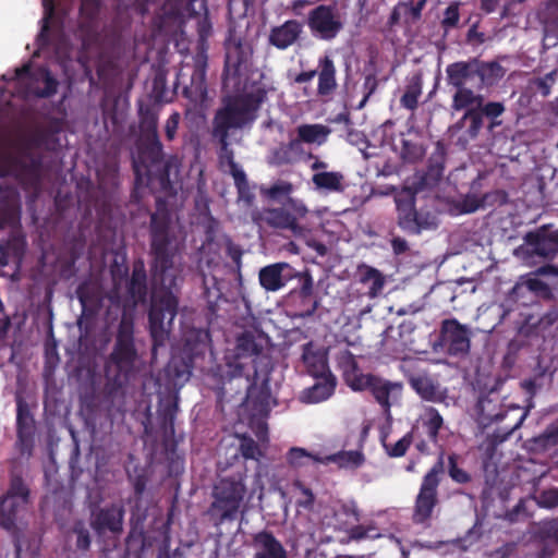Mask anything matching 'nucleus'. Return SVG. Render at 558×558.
<instances>
[{"mask_svg": "<svg viewBox=\"0 0 558 558\" xmlns=\"http://www.w3.org/2000/svg\"><path fill=\"white\" fill-rule=\"evenodd\" d=\"M398 211H399V225L401 228L409 232L418 233L422 231V227L430 225V221H418V213L413 207V197L408 196L407 201H402L400 197L397 199Z\"/></svg>", "mask_w": 558, "mask_h": 558, "instance_id": "14", "label": "nucleus"}, {"mask_svg": "<svg viewBox=\"0 0 558 558\" xmlns=\"http://www.w3.org/2000/svg\"><path fill=\"white\" fill-rule=\"evenodd\" d=\"M550 110L555 116H558V96L550 102Z\"/></svg>", "mask_w": 558, "mask_h": 558, "instance_id": "56", "label": "nucleus"}, {"mask_svg": "<svg viewBox=\"0 0 558 558\" xmlns=\"http://www.w3.org/2000/svg\"><path fill=\"white\" fill-rule=\"evenodd\" d=\"M504 75V69L496 62L476 64V76H478L484 84L492 85Z\"/></svg>", "mask_w": 558, "mask_h": 558, "instance_id": "28", "label": "nucleus"}, {"mask_svg": "<svg viewBox=\"0 0 558 558\" xmlns=\"http://www.w3.org/2000/svg\"><path fill=\"white\" fill-rule=\"evenodd\" d=\"M151 136H153V140H154L157 148L160 150L161 145H160V143L158 141V136H157V122H156V120L151 121Z\"/></svg>", "mask_w": 558, "mask_h": 558, "instance_id": "52", "label": "nucleus"}, {"mask_svg": "<svg viewBox=\"0 0 558 558\" xmlns=\"http://www.w3.org/2000/svg\"><path fill=\"white\" fill-rule=\"evenodd\" d=\"M301 31L302 26L298 21H287L271 31L269 40L277 48L286 49L299 38Z\"/></svg>", "mask_w": 558, "mask_h": 558, "instance_id": "16", "label": "nucleus"}, {"mask_svg": "<svg viewBox=\"0 0 558 558\" xmlns=\"http://www.w3.org/2000/svg\"><path fill=\"white\" fill-rule=\"evenodd\" d=\"M312 170L316 171V172H320L319 170H323V169H326L327 168V163L324 162V161H320V160H316L312 166H311Z\"/></svg>", "mask_w": 558, "mask_h": 558, "instance_id": "54", "label": "nucleus"}, {"mask_svg": "<svg viewBox=\"0 0 558 558\" xmlns=\"http://www.w3.org/2000/svg\"><path fill=\"white\" fill-rule=\"evenodd\" d=\"M558 75V70H554L546 74L544 77L536 81V85L544 97H547Z\"/></svg>", "mask_w": 558, "mask_h": 558, "instance_id": "37", "label": "nucleus"}, {"mask_svg": "<svg viewBox=\"0 0 558 558\" xmlns=\"http://www.w3.org/2000/svg\"><path fill=\"white\" fill-rule=\"evenodd\" d=\"M289 268L287 263H277L268 265L259 270V283L266 291H278L283 288L290 276L283 271Z\"/></svg>", "mask_w": 558, "mask_h": 558, "instance_id": "13", "label": "nucleus"}, {"mask_svg": "<svg viewBox=\"0 0 558 558\" xmlns=\"http://www.w3.org/2000/svg\"><path fill=\"white\" fill-rule=\"evenodd\" d=\"M523 287L535 292L543 291L546 289V284L542 280H539L536 277H529L523 279L521 282L517 283L513 287L512 292L517 293Z\"/></svg>", "mask_w": 558, "mask_h": 558, "instance_id": "36", "label": "nucleus"}, {"mask_svg": "<svg viewBox=\"0 0 558 558\" xmlns=\"http://www.w3.org/2000/svg\"><path fill=\"white\" fill-rule=\"evenodd\" d=\"M366 535V531L362 527V526H356V527H353L351 531H350V536L352 538H355V539H359V538H362Z\"/></svg>", "mask_w": 558, "mask_h": 558, "instance_id": "51", "label": "nucleus"}, {"mask_svg": "<svg viewBox=\"0 0 558 558\" xmlns=\"http://www.w3.org/2000/svg\"><path fill=\"white\" fill-rule=\"evenodd\" d=\"M28 500V489L20 481H14L0 504V520L5 529H11L16 514L22 511Z\"/></svg>", "mask_w": 558, "mask_h": 558, "instance_id": "7", "label": "nucleus"}, {"mask_svg": "<svg viewBox=\"0 0 558 558\" xmlns=\"http://www.w3.org/2000/svg\"><path fill=\"white\" fill-rule=\"evenodd\" d=\"M365 461L364 454L360 450L340 451L333 454L324 456L322 464L336 463L341 469H356Z\"/></svg>", "mask_w": 558, "mask_h": 558, "instance_id": "21", "label": "nucleus"}, {"mask_svg": "<svg viewBox=\"0 0 558 558\" xmlns=\"http://www.w3.org/2000/svg\"><path fill=\"white\" fill-rule=\"evenodd\" d=\"M122 511L120 509H107L99 511L93 521V526L98 533L120 532L122 529Z\"/></svg>", "mask_w": 558, "mask_h": 558, "instance_id": "18", "label": "nucleus"}, {"mask_svg": "<svg viewBox=\"0 0 558 558\" xmlns=\"http://www.w3.org/2000/svg\"><path fill=\"white\" fill-rule=\"evenodd\" d=\"M507 11H508V7H505L504 15H506V14H507Z\"/></svg>", "mask_w": 558, "mask_h": 558, "instance_id": "60", "label": "nucleus"}, {"mask_svg": "<svg viewBox=\"0 0 558 558\" xmlns=\"http://www.w3.org/2000/svg\"><path fill=\"white\" fill-rule=\"evenodd\" d=\"M483 106V97L474 94L471 89L465 87L458 88L453 95L452 108L457 111L468 108L469 111L464 118L469 117L470 112L474 109H480Z\"/></svg>", "mask_w": 558, "mask_h": 558, "instance_id": "24", "label": "nucleus"}, {"mask_svg": "<svg viewBox=\"0 0 558 558\" xmlns=\"http://www.w3.org/2000/svg\"><path fill=\"white\" fill-rule=\"evenodd\" d=\"M459 22V9L457 4L449 5L444 15L442 24L447 27H453Z\"/></svg>", "mask_w": 558, "mask_h": 558, "instance_id": "39", "label": "nucleus"}, {"mask_svg": "<svg viewBox=\"0 0 558 558\" xmlns=\"http://www.w3.org/2000/svg\"><path fill=\"white\" fill-rule=\"evenodd\" d=\"M307 25L315 37L331 40L342 31L343 19L337 7L322 4L310 12Z\"/></svg>", "mask_w": 558, "mask_h": 558, "instance_id": "4", "label": "nucleus"}, {"mask_svg": "<svg viewBox=\"0 0 558 558\" xmlns=\"http://www.w3.org/2000/svg\"><path fill=\"white\" fill-rule=\"evenodd\" d=\"M439 468L434 466L423 478L418 495L415 500L413 520L416 523L427 522L437 504V487L439 484Z\"/></svg>", "mask_w": 558, "mask_h": 558, "instance_id": "5", "label": "nucleus"}, {"mask_svg": "<svg viewBox=\"0 0 558 558\" xmlns=\"http://www.w3.org/2000/svg\"><path fill=\"white\" fill-rule=\"evenodd\" d=\"M241 452L246 459L258 460L263 457V450L253 439L244 438L241 444Z\"/></svg>", "mask_w": 558, "mask_h": 558, "instance_id": "35", "label": "nucleus"}, {"mask_svg": "<svg viewBox=\"0 0 558 558\" xmlns=\"http://www.w3.org/2000/svg\"><path fill=\"white\" fill-rule=\"evenodd\" d=\"M198 75H199L201 82H199L198 86L196 87V92L199 93V96H204V93H205V87L203 85L204 73L201 72Z\"/></svg>", "mask_w": 558, "mask_h": 558, "instance_id": "55", "label": "nucleus"}, {"mask_svg": "<svg viewBox=\"0 0 558 558\" xmlns=\"http://www.w3.org/2000/svg\"><path fill=\"white\" fill-rule=\"evenodd\" d=\"M331 133V129L327 125L301 124L296 128L298 140L306 144L323 145Z\"/></svg>", "mask_w": 558, "mask_h": 558, "instance_id": "20", "label": "nucleus"}, {"mask_svg": "<svg viewBox=\"0 0 558 558\" xmlns=\"http://www.w3.org/2000/svg\"><path fill=\"white\" fill-rule=\"evenodd\" d=\"M519 425H520V423L515 424V425L513 426V428L511 429V432H512L513 429L518 428V427H519Z\"/></svg>", "mask_w": 558, "mask_h": 558, "instance_id": "59", "label": "nucleus"}, {"mask_svg": "<svg viewBox=\"0 0 558 558\" xmlns=\"http://www.w3.org/2000/svg\"><path fill=\"white\" fill-rule=\"evenodd\" d=\"M255 485L257 488L248 489L242 475L221 478L214 488L210 511L221 520L233 518L257 490L258 497H263L264 486L260 475L255 476Z\"/></svg>", "mask_w": 558, "mask_h": 558, "instance_id": "2", "label": "nucleus"}, {"mask_svg": "<svg viewBox=\"0 0 558 558\" xmlns=\"http://www.w3.org/2000/svg\"><path fill=\"white\" fill-rule=\"evenodd\" d=\"M310 288H311V282L308 281V283H306V284L304 286V290H308Z\"/></svg>", "mask_w": 558, "mask_h": 558, "instance_id": "58", "label": "nucleus"}, {"mask_svg": "<svg viewBox=\"0 0 558 558\" xmlns=\"http://www.w3.org/2000/svg\"><path fill=\"white\" fill-rule=\"evenodd\" d=\"M543 502L547 507H555L558 505V490H550L543 495Z\"/></svg>", "mask_w": 558, "mask_h": 558, "instance_id": "44", "label": "nucleus"}, {"mask_svg": "<svg viewBox=\"0 0 558 558\" xmlns=\"http://www.w3.org/2000/svg\"><path fill=\"white\" fill-rule=\"evenodd\" d=\"M254 558H286V550L279 541L268 532H259L252 541Z\"/></svg>", "mask_w": 558, "mask_h": 558, "instance_id": "12", "label": "nucleus"}, {"mask_svg": "<svg viewBox=\"0 0 558 558\" xmlns=\"http://www.w3.org/2000/svg\"><path fill=\"white\" fill-rule=\"evenodd\" d=\"M505 107L501 102H488L484 108L483 112L487 117L496 118L502 114Z\"/></svg>", "mask_w": 558, "mask_h": 558, "instance_id": "42", "label": "nucleus"}, {"mask_svg": "<svg viewBox=\"0 0 558 558\" xmlns=\"http://www.w3.org/2000/svg\"><path fill=\"white\" fill-rule=\"evenodd\" d=\"M315 73H316L315 71L300 73L295 77V82H298V83L308 82L315 76Z\"/></svg>", "mask_w": 558, "mask_h": 558, "instance_id": "49", "label": "nucleus"}, {"mask_svg": "<svg viewBox=\"0 0 558 558\" xmlns=\"http://www.w3.org/2000/svg\"><path fill=\"white\" fill-rule=\"evenodd\" d=\"M293 192V185L287 181H278L269 187H263L262 194L269 199H278L282 196H288Z\"/></svg>", "mask_w": 558, "mask_h": 558, "instance_id": "30", "label": "nucleus"}, {"mask_svg": "<svg viewBox=\"0 0 558 558\" xmlns=\"http://www.w3.org/2000/svg\"><path fill=\"white\" fill-rule=\"evenodd\" d=\"M441 336L451 354H465L470 350V330L457 319L442 322Z\"/></svg>", "mask_w": 558, "mask_h": 558, "instance_id": "9", "label": "nucleus"}, {"mask_svg": "<svg viewBox=\"0 0 558 558\" xmlns=\"http://www.w3.org/2000/svg\"><path fill=\"white\" fill-rule=\"evenodd\" d=\"M344 379L353 390L361 391L369 388L374 376L364 375L357 368L354 373H349Z\"/></svg>", "mask_w": 558, "mask_h": 558, "instance_id": "32", "label": "nucleus"}, {"mask_svg": "<svg viewBox=\"0 0 558 558\" xmlns=\"http://www.w3.org/2000/svg\"><path fill=\"white\" fill-rule=\"evenodd\" d=\"M368 389L385 411L389 412L390 407L401 398L402 385L374 377Z\"/></svg>", "mask_w": 558, "mask_h": 558, "instance_id": "11", "label": "nucleus"}, {"mask_svg": "<svg viewBox=\"0 0 558 558\" xmlns=\"http://www.w3.org/2000/svg\"><path fill=\"white\" fill-rule=\"evenodd\" d=\"M43 5L45 10V20H48L53 12L52 0H43Z\"/></svg>", "mask_w": 558, "mask_h": 558, "instance_id": "50", "label": "nucleus"}, {"mask_svg": "<svg viewBox=\"0 0 558 558\" xmlns=\"http://www.w3.org/2000/svg\"><path fill=\"white\" fill-rule=\"evenodd\" d=\"M256 106L245 98L229 100L217 111L213 122V135L218 138L221 148L219 158L222 165L228 166L239 193L245 195L247 181L244 171L234 162L233 151L229 148L228 135L232 129H240L254 119Z\"/></svg>", "mask_w": 558, "mask_h": 558, "instance_id": "1", "label": "nucleus"}, {"mask_svg": "<svg viewBox=\"0 0 558 558\" xmlns=\"http://www.w3.org/2000/svg\"><path fill=\"white\" fill-rule=\"evenodd\" d=\"M15 75L19 84L25 85L24 94L26 95L45 97L56 93L57 82L44 69H40L36 75L29 76L28 66H23L16 70Z\"/></svg>", "mask_w": 558, "mask_h": 558, "instance_id": "8", "label": "nucleus"}, {"mask_svg": "<svg viewBox=\"0 0 558 558\" xmlns=\"http://www.w3.org/2000/svg\"><path fill=\"white\" fill-rule=\"evenodd\" d=\"M412 441H413L412 435L407 434L401 439H399L396 444H393L392 446L385 445V448L389 456L402 457L407 452V450L410 447V445L412 444Z\"/></svg>", "mask_w": 558, "mask_h": 558, "instance_id": "34", "label": "nucleus"}, {"mask_svg": "<svg viewBox=\"0 0 558 558\" xmlns=\"http://www.w3.org/2000/svg\"><path fill=\"white\" fill-rule=\"evenodd\" d=\"M306 4H308V1H306V0H298V1L294 2L293 8L296 9L299 7H303V5H306Z\"/></svg>", "mask_w": 558, "mask_h": 558, "instance_id": "57", "label": "nucleus"}, {"mask_svg": "<svg viewBox=\"0 0 558 558\" xmlns=\"http://www.w3.org/2000/svg\"><path fill=\"white\" fill-rule=\"evenodd\" d=\"M447 75L449 84L457 88L465 87L476 76V63H453L447 68Z\"/></svg>", "mask_w": 558, "mask_h": 558, "instance_id": "19", "label": "nucleus"}, {"mask_svg": "<svg viewBox=\"0 0 558 558\" xmlns=\"http://www.w3.org/2000/svg\"><path fill=\"white\" fill-rule=\"evenodd\" d=\"M444 420L438 411L432 407L425 408L423 424L427 429L429 437L436 440L439 429L441 428Z\"/></svg>", "mask_w": 558, "mask_h": 558, "instance_id": "29", "label": "nucleus"}, {"mask_svg": "<svg viewBox=\"0 0 558 558\" xmlns=\"http://www.w3.org/2000/svg\"><path fill=\"white\" fill-rule=\"evenodd\" d=\"M75 532L77 534V547H80L81 549H87L90 544L88 532L83 527H77Z\"/></svg>", "mask_w": 558, "mask_h": 558, "instance_id": "43", "label": "nucleus"}, {"mask_svg": "<svg viewBox=\"0 0 558 558\" xmlns=\"http://www.w3.org/2000/svg\"><path fill=\"white\" fill-rule=\"evenodd\" d=\"M391 244H392V248L395 251L396 254H400V253H403L407 251L408 248V244H407V241L401 239V238H395L392 241H391Z\"/></svg>", "mask_w": 558, "mask_h": 558, "instance_id": "46", "label": "nucleus"}, {"mask_svg": "<svg viewBox=\"0 0 558 558\" xmlns=\"http://www.w3.org/2000/svg\"><path fill=\"white\" fill-rule=\"evenodd\" d=\"M323 456L306 451L303 448L293 447L287 453V461L293 468H302L310 463L322 464Z\"/></svg>", "mask_w": 558, "mask_h": 558, "instance_id": "27", "label": "nucleus"}, {"mask_svg": "<svg viewBox=\"0 0 558 558\" xmlns=\"http://www.w3.org/2000/svg\"><path fill=\"white\" fill-rule=\"evenodd\" d=\"M418 221H430L432 223L422 227V230L430 229L437 226L436 217L430 214H418Z\"/></svg>", "mask_w": 558, "mask_h": 558, "instance_id": "47", "label": "nucleus"}, {"mask_svg": "<svg viewBox=\"0 0 558 558\" xmlns=\"http://www.w3.org/2000/svg\"><path fill=\"white\" fill-rule=\"evenodd\" d=\"M254 411L253 417L250 418V425L255 430L257 438L262 441H266V424L264 422L265 416L268 412V404L265 400L258 401L254 396V391H250L245 402L242 404L241 415Z\"/></svg>", "mask_w": 558, "mask_h": 558, "instance_id": "10", "label": "nucleus"}, {"mask_svg": "<svg viewBox=\"0 0 558 558\" xmlns=\"http://www.w3.org/2000/svg\"><path fill=\"white\" fill-rule=\"evenodd\" d=\"M422 88L420 83L410 85L401 98V104L408 109H414L417 106L418 97L421 96Z\"/></svg>", "mask_w": 558, "mask_h": 558, "instance_id": "33", "label": "nucleus"}, {"mask_svg": "<svg viewBox=\"0 0 558 558\" xmlns=\"http://www.w3.org/2000/svg\"><path fill=\"white\" fill-rule=\"evenodd\" d=\"M287 206V208H265L254 219L265 222L271 228L290 230L295 236L306 235L308 229L299 220L306 217L308 208L302 201L291 197L288 199Z\"/></svg>", "mask_w": 558, "mask_h": 558, "instance_id": "3", "label": "nucleus"}, {"mask_svg": "<svg viewBox=\"0 0 558 558\" xmlns=\"http://www.w3.org/2000/svg\"><path fill=\"white\" fill-rule=\"evenodd\" d=\"M294 485L300 489V492L303 495V498L299 500V505L304 508L312 507V505L314 504V495H313L312 490L308 489L307 487L303 486L299 482L295 483Z\"/></svg>", "mask_w": 558, "mask_h": 558, "instance_id": "41", "label": "nucleus"}, {"mask_svg": "<svg viewBox=\"0 0 558 558\" xmlns=\"http://www.w3.org/2000/svg\"><path fill=\"white\" fill-rule=\"evenodd\" d=\"M345 511L350 514H352L355 520H359L360 518V513H359V510H357V507L354 502H352L351 505L347 506L345 507Z\"/></svg>", "mask_w": 558, "mask_h": 558, "instance_id": "53", "label": "nucleus"}, {"mask_svg": "<svg viewBox=\"0 0 558 558\" xmlns=\"http://www.w3.org/2000/svg\"><path fill=\"white\" fill-rule=\"evenodd\" d=\"M359 276L361 283L368 288V296L376 298L385 286V278L377 269L369 266L359 267Z\"/></svg>", "mask_w": 558, "mask_h": 558, "instance_id": "23", "label": "nucleus"}, {"mask_svg": "<svg viewBox=\"0 0 558 558\" xmlns=\"http://www.w3.org/2000/svg\"><path fill=\"white\" fill-rule=\"evenodd\" d=\"M177 300L171 293H165L161 298L153 296L151 310L149 313L150 330L155 339H162L167 327L177 314Z\"/></svg>", "mask_w": 558, "mask_h": 558, "instance_id": "6", "label": "nucleus"}, {"mask_svg": "<svg viewBox=\"0 0 558 558\" xmlns=\"http://www.w3.org/2000/svg\"><path fill=\"white\" fill-rule=\"evenodd\" d=\"M180 114L178 112L172 113L166 122L165 131L169 140H173L179 126Z\"/></svg>", "mask_w": 558, "mask_h": 558, "instance_id": "40", "label": "nucleus"}, {"mask_svg": "<svg viewBox=\"0 0 558 558\" xmlns=\"http://www.w3.org/2000/svg\"><path fill=\"white\" fill-rule=\"evenodd\" d=\"M336 69L330 58L325 57L320 61V73L318 80V93L329 94L336 87Z\"/></svg>", "mask_w": 558, "mask_h": 558, "instance_id": "26", "label": "nucleus"}, {"mask_svg": "<svg viewBox=\"0 0 558 558\" xmlns=\"http://www.w3.org/2000/svg\"><path fill=\"white\" fill-rule=\"evenodd\" d=\"M335 387L336 380L330 374H328V376H322L315 385L302 392L300 399L304 403L322 402L333 393Z\"/></svg>", "mask_w": 558, "mask_h": 558, "instance_id": "17", "label": "nucleus"}, {"mask_svg": "<svg viewBox=\"0 0 558 558\" xmlns=\"http://www.w3.org/2000/svg\"><path fill=\"white\" fill-rule=\"evenodd\" d=\"M339 364L343 371L344 377H347L349 373H354L357 369L354 356L349 351H344L340 354Z\"/></svg>", "mask_w": 558, "mask_h": 558, "instance_id": "38", "label": "nucleus"}, {"mask_svg": "<svg viewBox=\"0 0 558 558\" xmlns=\"http://www.w3.org/2000/svg\"><path fill=\"white\" fill-rule=\"evenodd\" d=\"M498 0H481V8L483 11L490 13L496 10Z\"/></svg>", "mask_w": 558, "mask_h": 558, "instance_id": "48", "label": "nucleus"}, {"mask_svg": "<svg viewBox=\"0 0 558 558\" xmlns=\"http://www.w3.org/2000/svg\"><path fill=\"white\" fill-rule=\"evenodd\" d=\"M258 353L257 344L255 343L254 337L250 333H243L236 340V355L250 356Z\"/></svg>", "mask_w": 558, "mask_h": 558, "instance_id": "31", "label": "nucleus"}, {"mask_svg": "<svg viewBox=\"0 0 558 558\" xmlns=\"http://www.w3.org/2000/svg\"><path fill=\"white\" fill-rule=\"evenodd\" d=\"M303 360L314 376H328L326 355L322 352H314L311 344L304 348Z\"/></svg>", "mask_w": 558, "mask_h": 558, "instance_id": "25", "label": "nucleus"}, {"mask_svg": "<svg viewBox=\"0 0 558 558\" xmlns=\"http://www.w3.org/2000/svg\"><path fill=\"white\" fill-rule=\"evenodd\" d=\"M450 475L452 476L453 480L460 483L469 481V475L464 471L456 468L454 465L450 469Z\"/></svg>", "mask_w": 558, "mask_h": 558, "instance_id": "45", "label": "nucleus"}, {"mask_svg": "<svg viewBox=\"0 0 558 558\" xmlns=\"http://www.w3.org/2000/svg\"><path fill=\"white\" fill-rule=\"evenodd\" d=\"M410 383L416 393L425 401L439 403L447 398L446 391L429 377H413Z\"/></svg>", "mask_w": 558, "mask_h": 558, "instance_id": "15", "label": "nucleus"}, {"mask_svg": "<svg viewBox=\"0 0 558 558\" xmlns=\"http://www.w3.org/2000/svg\"><path fill=\"white\" fill-rule=\"evenodd\" d=\"M344 175L338 171H320L316 172L312 182L317 190L329 192H342L344 190Z\"/></svg>", "mask_w": 558, "mask_h": 558, "instance_id": "22", "label": "nucleus"}]
</instances>
